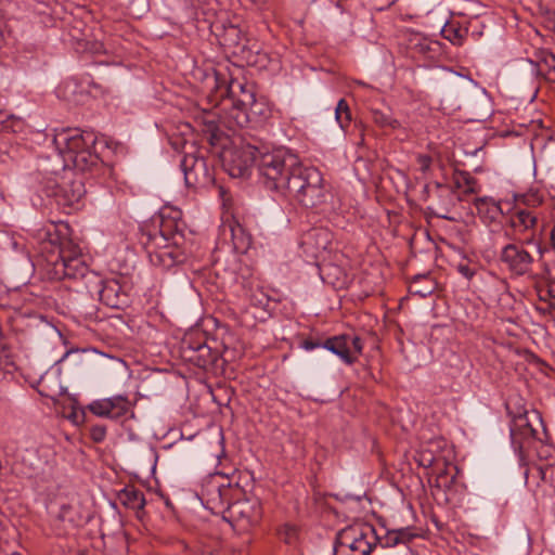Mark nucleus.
I'll return each instance as SVG.
<instances>
[{"label":"nucleus","instance_id":"f257e3e1","mask_svg":"<svg viewBox=\"0 0 555 555\" xmlns=\"http://www.w3.org/2000/svg\"><path fill=\"white\" fill-rule=\"evenodd\" d=\"M259 176L267 189L307 208L324 204L328 196L321 171L304 166L297 156L283 150L261 156Z\"/></svg>","mask_w":555,"mask_h":555},{"label":"nucleus","instance_id":"f03ea898","mask_svg":"<svg viewBox=\"0 0 555 555\" xmlns=\"http://www.w3.org/2000/svg\"><path fill=\"white\" fill-rule=\"evenodd\" d=\"M259 176L267 189L307 208L324 204L328 196L321 171L304 166L297 156L283 150L261 156Z\"/></svg>","mask_w":555,"mask_h":555},{"label":"nucleus","instance_id":"7ed1b4c3","mask_svg":"<svg viewBox=\"0 0 555 555\" xmlns=\"http://www.w3.org/2000/svg\"><path fill=\"white\" fill-rule=\"evenodd\" d=\"M203 133L208 142L216 147H220V157L223 167L232 177H243L247 170L256 165L259 170V160L261 156L272 151L261 152L257 146L245 143L241 138L230 139L221 128L216 115L207 113L203 117Z\"/></svg>","mask_w":555,"mask_h":555},{"label":"nucleus","instance_id":"20e7f679","mask_svg":"<svg viewBox=\"0 0 555 555\" xmlns=\"http://www.w3.org/2000/svg\"><path fill=\"white\" fill-rule=\"evenodd\" d=\"M96 138L92 132L78 128L61 129L53 137V144L63 157L65 166L72 165L82 173L98 175L103 164L92 151Z\"/></svg>","mask_w":555,"mask_h":555},{"label":"nucleus","instance_id":"39448f33","mask_svg":"<svg viewBox=\"0 0 555 555\" xmlns=\"http://www.w3.org/2000/svg\"><path fill=\"white\" fill-rule=\"evenodd\" d=\"M377 542L378 533L373 525L353 524L337 533L334 555H371Z\"/></svg>","mask_w":555,"mask_h":555},{"label":"nucleus","instance_id":"423d86ee","mask_svg":"<svg viewBox=\"0 0 555 555\" xmlns=\"http://www.w3.org/2000/svg\"><path fill=\"white\" fill-rule=\"evenodd\" d=\"M228 94L232 107L220 124L231 130H234L235 127L243 128L249 122V114L258 113L256 107L260 104L255 99L253 88L237 80H231Z\"/></svg>","mask_w":555,"mask_h":555},{"label":"nucleus","instance_id":"0eeeda50","mask_svg":"<svg viewBox=\"0 0 555 555\" xmlns=\"http://www.w3.org/2000/svg\"><path fill=\"white\" fill-rule=\"evenodd\" d=\"M141 243L149 255L151 263L155 267L168 268L181 260V256L167 244V229L164 224L160 229L143 232Z\"/></svg>","mask_w":555,"mask_h":555},{"label":"nucleus","instance_id":"6e6552de","mask_svg":"<svg viewBox=\"0 0 555 555\" xmlns=\"http://www.w3.org/2000/svg\"><path fill=\"white\" fill-rule=\"evenodd\" d=\"M262 507L257 498H243L227 506L223 518L238 531H246L259 524Z\"/></svg>","mask_w":555,"mask_h":555},{"label":"nucleus","instance_id":"1a4fd4ad","mask_svg":"<svg viewBox=\"0 0 555 555\" xmlns=\"http://www.w3.org/2000/svg\"><path fill=\"white\" fill-rule=\"evenodd\" d=\"M232 488L230 483H224L222 475H212L207 477L201 487L199 500L205 508L214 514H222L230 504Z\"/></svg>","mask_w":555,"mask_h":555},{"label":"nucleus","instance_id":"9d476101","mask_svg":"<svg viewBox=\"0 0 555 555\" xmlns=\"http://www.w3.org/2000/svg\"><path fill=\"white\" fill-rule=\"evenodd\" d=\"M88 258H76L70 261H51L50 273L56 280H86V287L90 283H100V276L89 269Z\"/></svg>","mask_w":555,"mask_h":555},{"label":"nucleus","instance_id":"9b49d317","mask_svg":"<svg viewBox=\"0 0 555 555\" xmlns=\"http://www.w3.org/2000/svg\"><path fill=\"white\" fill-rule=\"evenodd\" d=\"M87 409L94 416L112 421H117L132 413L130 400L122 395L94 400L88 404Z\"/></svg>","mask_w":555,"mask_h":555},{"label":"nucleus","instance_id":"f8f14e48","mask_svg":"<svg viewBox=\"0 0 555 555\" xmlns=\"http://www.w3.org/2000/svg\"><path fill=\"white\" fill-rule=\"evenodd\" d=\"M186 186L206 185L212 178L204 157L186 152L181 160Z\"/></svg>","mask_w":555,"mask_h":555},{"label":"nucleus","instance_id":"ddd939ff","mask_svg":"<svg viewBox=\"0 0 555 555\" xmlns=\"http://www.w3.org/2000/svg\"><path fill=\"white\" fill-rule=\"evenodd\" d=\"M500 260L506 264L509 271L517 275L527 274L533 263L532 255L514 243L507 244L502 248Z\"/></svg>","mask_w":555,"mask_h":555},{"label":"nucleus","instance_id":"4468645a","mask_svg":"<svg viewBox=\"0 0 555 555\" xmlns=\"http://www.w3.org/2000/svg\"><path fill=\"white\" fill-rule=\"evenodd\" d=\"M86 194L85 185L81 179L63 178L52 191V195L56 198V203L63 206H74L79 203Z\"/></svg>","mask_w":555,"mask_h":555},{"label":"nucleus","instance_id":"2eb2a0df","mask_svg":"<svg viewBox=\"0 0 555 555\" xmlns=\"http://www.w3.org/2000/svg\"><path fill=\"white\" fill-rule=\"evenodd\" d=\"M93 285V289L88 288L90 293L95 292L99 295L100 300L111 308H120L126 304V294L122 292V287L116 280L102 281L100 283H90Z\"/></svg>","mask_w":555,"mask_h":555},{"label":"nucleus","instance_id":"dca6fc26","mask_svg":"<svg viewBox=\"0 0 555 555\" xmlns=\"http://www.w3.org/2000/svg\"><path fill=\"white\" fill-rule=\"evenodd\" d=\"M537 223L538 218L532 210L517 208L509 215L504 234L516 240L517 235L533 230Z\"/></svg>","mask_w":555,"mask_h":555},{"label":"nucleus","instance_id":"f3484780","mask_svg":"<svg viewBox=\"0 0 555 555\" xmlns=\"http://www.w3.org/2000/svg\"><path fill=\"white\" fill-rule=\"evenodd\" d=\"M184 357L201 369H206L217 360V353L205 343L188 344L183 347Z\"/></svg>","mask_w":555,"mask_h":555},{"label":"nucleus","instance_id":"a211bd4d","mask_svg":"<svg viewBox=\"0 0 555 555\" xmlns=\"http://www.w3.org/2000/svg\"><path fill=\"white\" fill-rule=\"evenodd\" d=\"M417 537L418 533L412 527L392 529L388 530L384 535L378 534L377 546L379 545L383 548L396 547L398 545L406 546Z\"/></svg>","mask_w":555,"mask_h":555},{"label":"nucleus","instance_id":"6ab92c4d","mask_svg":"<svg viewBox=\"0 0 555 555\" xmlns=\"http://www.w3.org/2000/svg\"><path fill=\"white\" fill-rule=\"evenodd\" d=\"M441 20L438 24L440 27L441 36L449 40L454 46H461L467 36V28L463 27L459 22L450 21L448 18L449 11L446 9L444 13H441Z\"/></svg>","mask_w":555,"mask_h":555},{"label":"nucleus","instance_id":"aec40b11","mask_svg":"<svg viewBox=\"0 0 555 555\" xmlns=\"http://www.w3.org/2000/svg\"><path fill=\"white\" fill-rule=\"evenodd\" d=\"M322 348L338 356L346 364H352L357 357L352 354L348 335L333 336L323 341Z\"/></svg>","mask_w":555,"mask_h":555},{"label":"nucleus","instance_id":"412c9836","mask_svg":"<svg viewBox=\"0 0 555 555\" xmlns=\"http://www.w3.org/2000/svg\"><path fill=\"white\" fill-rule=\"evenodd\" d=\"M436 190L440 201L438 204L433 205L429 208L435 212L437 217L452 220L453 218L449 217L448 212H450L451 208L455 205V194L450 188L443 186L439 183L436 184Z\"/></svg>","mask_w":555,"mask_h":555},{"label":"nucleus","instance_id":"4be33fe9","mask_svg":"<svg viewBox=\"0 0 555 555\" xmlns=\"http://www.w3.org/2000/svg\"><path fill=\"white\" fill-rule=\"evenodd\" d=\"M475 207L478 216L489 222L495 221L503 214L500 202L491 197L476 198Z\"/></svg>","mask_w":555,"mask_h":555},{"label":"nucleus","instance_id":"5701e85b","mask_svg":"<svg viewBox=\"0 0 555 555\" xmlns=\"http://www.w3.org/2000/svg\"><path fill=\"white\" fill-rule=\"evenodd\" d=\"M76 258H88V256L82 253L81 247L73 240H63L60 243L57 255L55 257L51 255L48 263L51 264V261H70Z\"/></svg>","mask_w":555,"mask_h":555},{"label":"nucleus","instance_id":"b1692460","mask_svg":"<svg viewBox=\"0 0 555 555\" xmlns=\"http://www.w3.org/2000/svg\"><path fill=\"white\" fill-rule=\"evenodd\" d=\"M406 7L412 10L413 15H429L433 13H444L446 7L438 0H406Z\"/></svg>","mask_w":555,"mask_h":555},{"label":"nucleus","instance_id":"393cba45","mask_svg":"<svg viewBox=\"0 0 555 555\" xmlns=\"http://www.w3.org/2000/svg\"><path fill=\"white\" fill-rule=\"evenodd\" d=\"M38 391L41 396L55 401L65 392V389L60 385L57 376L44 374L38 382Z\"/></svg>","mask_w":555,"mask_h":555},{"label":"nucleus","instance_id":"a878e982","mask_svg":"<svg viewBox=\"0 0 555 555\" xmlns=\"http://www.w3.org/2000/svg\"><path fill=\"white\" fill-rule=\"evenodd\" d=\"M534 433L535 430L530 425L526 411L514 417L513 425L511 426L513 442H517V435H520L522 438H531L534 436Z\"/></svg>","mask_w":555,"mask_h":555},{"label":"nucleus","instance_id":"bb28decb","mask_svg":"<svg viewBox=\"0 0 555 555\" xmlns=\"http://www.w3.org/2000/svg\"><path fill=\"white\" fill-rule=\"evenodd\" d=\"M332 241L330 231L322 228H315L310 230L306 234V244H313L317 250H325L328 248Z\"/></svg>","mask_w":555,"mask_h":555},{"label":"nucleus","instance_id":"cd10ccee","mask_svg":"<svg viewBox=\"0 0 555 555\" xmlns=\"http://www.w3.org/2000/svg\"><path fill=\"white\" fill-rule=\"evenodd\" d=\"M233 247L238 253H246L251 246V236L240 224H229Z\"/></svg>","mask_w":555,"mask_h":555},{"label":"nucleus","instance_id":"c85d7f7f","mask_svg":"<svg viewBox=\"0 0 555 555\" xmlns=\"http://www.w3.org/2000/svg\"><path fill=\"white\" fill-rule=\"evenodd\" d=\"M243 287L245 289V296L249 299L251 305L260 308L268 305L269 298L262 292L258 283L255 281H248L246 284H243Z\"/></svg>","mask_w":555,"mask_h":555},{"label":"nucleus","instance_id":"c756f323","mask_svg":"<svg viewBox=\"0 0 555 555\" xmlns=\"http://www.w3.org/2000/svg\"><path fill=\"white\" fill-rule=\"evenodd\" d=\"M453 183L457 190H462L464 194L476 193L477 181L469 172L455 171L453 176Z\"/></svg>","mask_w":555,"mask_h":555},{"label":"nucleus","instance_id":"7c9ffc66","mask_svg":"<svg viewBox=\"0 0 555 555\" xmlns=\"http://www.w3.org/2000/svg\"><path fill=\"white\" fill-rule=\"evenodd\" d=\"M120 500L129 508L140 511L145 505L144 494L135 489L124 490Z\"/></svg>","mask_w":555,"mask_h":555},{"label":"nucleus","instance_id":"2f4dec72","mask_svg":"<svg viewBox=\"0 0 555 555\" xmlns=\"http://www.w3.org/2000/svg\"><path fill=\"white\" fill-rule=\"evenodd\" d=\"M435 289V282L427 275L416 276L410 285V292L423 298L430 295Z\"/></svg>","mask_w":555,"mask_h":555},{"label":"nucleus","instance_id":"473e14b6","mask_svg":"<svg viewBox=\"0 0 555 555\" xmlns=\"http://www.w3.org/2000/svg\"><path fill=\"white\" fill-rule=\"evenodd\" d=\"M373 121L382 128H390L392 130L401 127L399 120L395 119L390 114L379 109H372Z\"/></svg>","mask_w":555,"mask_h":555},{"label":"nucleus","instance_id":"72a5a7b5","mask_svg":"<svg viewBox=\"0 0 555 555\" xmlns=\"http://www.w3.org/2000/svg\"><path fill=\"white\" fill-rule=\"evenodd\" d=\"M335 118L341 129H346L351 121V113L345 99H340L335 108Z\"/></svg>","mask_w":555,"mask_h":555},{"label":"nucleus","instance_id":"f704fd0d","mask_svg":"<svg viewBox=\"0 0 555 555\" xmlns=\"http://www.w3.org/2000/svg\"><path fill=\"white\" fill-rule=\"evenodd\" d=\"M456 467L446 466V468L437 475L436 487L448 490L452 487L455 481Z\"/></svg>","mask_w":555,"mask_h":555},{"label":"nucleus","instance_id":"c9c22d12","mask_svg":"<svg viewBox=\"0 0 555 555\" xmlns=\"http://www.w3.org/2000/svg\"><path fill=\"white\" fill-rule=\"evenodd\" d=\"M23 462L29 466V475L34 476L39 470L40 460L37 457V453L34 450H27Z\"/></svg>","mask_w":555,"mask_h":555},{"label":"nucleus","instance_id":"e433bc0d","mask_svg":"<svg viewBox=\"0 0 555 555\" xmlns=\"http://www.w3.org/2000/svg\"><path fill=\"white\" fill-rule=\"evenodd\" d=\"M456 270L460 274H462L467 280H472L474 275L476 274L477 267L474 264L472 266L468 261L462 260L456 264Z\"/></svg>","mask_w":555,"mask_h":555},{"label":"nucleus","instance_id":"4c0bfd02","mask_svg":"<svg viewBox=\"0 0 555 555\" xmlns=\"http://www.w3.org/2000/svg\"><path fill=\"white\" fill-rule=\"evenodd\" d=\"M415 459L418 465L425 468L431 467L435 463V455L429 450H421Z\"/></svg>","mask_w":555,"mask_h":555},{"label":"nucleus","instance_id":"58836bf2","mask_svg":"<svg viewBox=\"0 0 555 555\" xmlns=\"http://www.w3.org/2000/svg\"><path fill=\"white\" fill-rule=\"evenodd\" d=\"M90 437L94 442H102L106 437V427L103 425H93L90 428Z\"/></svg>","mask_w":555,"mask_h":555},{"label":"nucleus","instance_id":"ea45409f","mask_svg":"<svg viewBox=\"0 0 555 555\" xmlns=\"http://www.w3.org/2000/svg\"><path fill=\"white\" fill-rule=\"evenodd\" d=\"M348 340H349V346L351 347L352 354H354L358 358L362 353V350H363V343H362L361 338L359 336H349L348 335Z\"/></svg>","mask_w":555,"mask_h":555},{"label":"nucleus","instance_id":"a19ab883","mask_svg":"<svg viewBox=\"0 0 555 555\" xmlns=\"http://www.w3.org/2000/svg\"><path fill=\"white\" fill-rule=\"evenodd\" d=\"M544 64L548 68V77L551 80L555 81V55L553 53L546 52L543 57Z\"/></svg>","mask_w":555,"mask_h":555},{"label":"nucleus","instance_id":"79ce46f5","mask_svg":"<svg viewBox=\"0 0 555 555\" xmlns=\"http://www.w3.org/2000/svg\"><path fill=\"white\" fill-rule=\"evenodd\" d=\"M540 299L550 302V308L555 311V285H550L548 288L540 294Z\"/></svg>","mask_w":555,"mask_h":555},{"label":"nucleus","instance_id":"37998d69","mask_svg":"<svg viewBox=\"0 0 555 555\" xmlns=\"http://www.w3.org/2000/svg\"><path fill=\"white\" fill-rule=\"evenodd\" d=\"M416 162H417L420 170L423 173H426V172H428V170L431 167L433 159L428 155H418L416 158Z\"/></svg>","mask_w":555,"mask_h":555},{"label":"nucleus","instance_id":"c03bdc74","mask_svg":"<svg viewBox=\"0 0 555 555\" xmlns=\"http://www.w3.org/2000/svg\"><path fill=\"white\" fill-rule=\"evenodd\" d=\"M323 343L313 339H305L300 343V347L307 351L322 347Z\"/></svg>","mask_w":555,"mask_h":555},{"label":"nucleus","instance_id":"a18cd8bd","mask_svg":"<svg viewBox=\"0 0 555 555\" xmlns=\"http://www.w3.org/2000/svg\"><path fill=\"white\" fill-rule=\"evenodd\" d=\"M260 105L256 107V111L258 113H256L255 115H262V116H267V108L264 107L263 103L261 102H258ZM253 114H249V117L251 116Z\"/></svg>","mask_w":555,"mask_h":555},{"label":"nucleus","instance_id":"49530a36","mask_svg":"<svg viewBox=\"0 0 555 555\" xmlns=\"http://www.w3.org/2000/svg\"><path fill=\"white\" fill-rule=\"evenodd\" d=\"M296 531L294 528H291V527H287L286 528V534L287 537L285 538V541L287 543H291L292 542V538L295 535Z\"/></svg>","mask_w":555,"mask_h":555},{"label":"nucleus","instance_id":"de8ad7c7","mask_svg":"<svg viewBox=\"0 0 555 555\" xmlns=\"http://www.w3.org/2000/svg\"><path fill=\"white\" fill-rule=\"evenodd\" d=\"M229 31H230V34H233V35L238 34V29L236 27H231Z\"/></svg>","mask_w":555,"mask_h":555},{"label":"nucleus","instance_id":"09e8293b","mask_svg":"<svg viewBox=\"0 0 555 555\" xmlns=\"http://www.w3.org/2000/svg\"><path fill=\"white\" fill-rule=\"evenodd\" d=\"M532 242H533V236H530L524 241V243H526V244H532Z\"/></svg>","mask_w":555,"mask_h":555},{"label":"nucleus","instance_id":"8fccbe9b","mask_svg":"<svg viewBox=\"0 0 555 555\" xmlns=\"http://www.w3.org/2000/svg\"><path fill=\"white\" fill-rule=\"evenodd\" d=\"M336 268L334 267H326L324 270H335Z\"/></svg>","mask_w":555,"mask_h":555},{"label":"nucleus","instance_id":"3c124183","mask_svg":"<svg viewBox=\"0 0 555 555\" xmlns=\"http://www.w3.org/2000/svg\"><path fill=\"white\" fill-rule=\"evenodd\" d=\"M539 253L543 255L544 250L541 247H539Z\"/></svg>","mask_w":555,"mask_h":555},{"label":"nucleus","instance_id":"603ef678","mask_svg":"<svg viewBox=\"0 0 555 555\" xmlns=\"http://www.w3.org/2000/svg\"><path fill=\"white\" fill-rule=\"evenodd\" d=\"M222 233L224 234L225 228L224 224L221 227Z\"/></svg>","mask_w":555,"mask_h":555}]
</instances>
